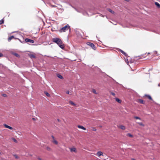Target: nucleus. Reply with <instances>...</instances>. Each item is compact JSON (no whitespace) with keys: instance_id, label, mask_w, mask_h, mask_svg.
I'll use <instances>...</instances> for the list:
<instances>
[{"instance_id":"ea45409f","label":"nucleus","mask_w":160,"mask_h":160,"mask_svg":"<svg viewBox=\"0 0 160 160\" xmlns=\"http://www.w3.org/2000/svg\"><path fill=\"white\" fill-rule=\"evenodd\" d=\"M33 119L34 120V118H33Z\"/></svg>"},{"instance_id":"1a4fd4ad","label":"nucleus","mask_w":160,"mask_h":160,"mask_svg":"<svg viewBox=\"0 0 160 160\" xmlns=\"http://www.w3.org/2000/svg\"><path fill=\"white\" fill-rule=\"evenodd\" d=\"M96 155L98 156L99 157L101 155H102L103 153L102 152L99 151L97 152Z\"/></svg>"},{"instance_id":"7ed1b4c3","label":"nucleus","mask_w":160,"mask_h":160,"mask_svg":"<svg viewBox=\"0 0 160 160\" xmlns=\"http://www.w3.org/2000/svg\"><path fill=\"white\" fill-rule=\"evenodd\" d=\"M87 44L88 46H90L94 50H96V47L95 45L93 43L90 42H87Z\"/></svg>"},{"instance_id":"ddd939ff","label":"nucleus","mask_w":160,"mask_h":160,"mask_svg":"<svg viewBox=\"0 0 160 160\" xmlns=\"http://www.w3.org/2000/svg\"><path fill=\"white\" fill-rule=\"evenodd\" d=\"M138 102L141 104H144L145 103V101L141 99L138 100Z\"/></svg>"},{"instance_id":"e433bc0d","label":"nucleus","mask_w":160,"mask_h":160,"mask_svg":"<svg viewBox=\"0 0 160 160\" xmlns=\"http://www.w3.org/2000/svg\"><path fill=\"white\" fill-rule=\"evenodd\" d=\"M39 160H42L40 158H38Z\"/></svg>"},{"instance_id":"9b49d317","label":"nucleus","mask_w":160,"mask_h":160,"mask_svg":"<svg viewBox=\"0 0 160 160\" xmlns=\"http://www.w3.org/2000/svg\"><path fill=\"white\" fill-rule=\"evenodd\" d=\"M145 97H147L148 98V99H149L150 100H152V97H151L150 96L148 95H145Z\"/></svg>"},{"instance_id":"c9c22d12","label":"nucleus","mask_w":160,"mask_h":160,"mask_svg":"<svg viewBox=\"0 0 160 160\" xmlns=\"http://www.w3.org/2000/svg\"><path fill=\"white\" fill-rule=\"evenodd\" d=\"M147 54V53H146L145 54H145ZM150 54V53H147V54Z\"/></svg>"},{"instance_id":"9d476101","label":"nucleus","mask_w":160,"mask_h":160,"mask_svg":"<svg viewBox=\"0 0 160 160\" xmlns=\"http://www.w3.org/2000/svg\"><path fill=\"white\" fill-rule=\"evenodd\" d=\"M78 127L79 128H81L83 130H86V128H85L84 127H83V126H81V125H78Z\"/></svg>"},{"instance_id":"6e6552de","label":"nucleus","mask_w":160,"mask_h":160,"mask_svg":"<svg viewBox=\"0 0 160 160\" xmlns=\"http://www.w3.org/2000/svg\"><path fill=\"white\" fill-rule=\"evenodd\" d=\"M3 125L6 128H9L10 130H12L13 129V128L12 127L8 126L6 124H4Z\"/></svg>"},{"instance_id":"393cba45","label":"nucleus","mask_w":160,"mask_h":160,"mask_svg":"<svg viewBox=\"0 0 160 160\" xmlns=\"http://www.w3.org/2000/svg\"><path fill=\"white\" fill-rule=\"evenodd\" d=\"M138 124L139 125L141 126H144V125L142 123V122H138Z\"/></svg>"},{"instance_id":"4be33fe9","label":"nucleus","mask_w":160,"mask_h":160,"mask_svg":"<svg viewBox=\"0 0 160 160\" xmlns=\"http://www.w3.org/2000/svg\"><path fill=\"white\" fill-rule=\"evenodd\" d=\"M108 10L109 12H110L111 13H112V14H114V12L111 9H108Z\"/></svg>"},{"instance_id":"a211bd4d","label":"nucleus","mask_w":160,"mask_h":160,"mask_svg":"<svg viewBox=\"0 0 160 160\" xmlns=\"http://www.w3.org/2000/svg\"><path fill=\"white\" fill-rule=\"evenodd\" d=\"M120 128L122 130H125V127L123 125H121L120 126Z\"/></svg>"},{"instance_id":"412c9836","label":"nucleus","mask_w":160,"mask_h":160,"mask_svg":"<svg viewBox=\"0 0 160 160\" xmlns=\"http://www.w3.org/2000/svg\"><path fill=\"white\" fill-rule=\"evenodd\" d=\"M4 20L3 19H2L0 21V25H1L4 23Z\"/></svg>"},{"instance_id":"bb28decb","label":"nucleus","mask_w":160,"mask_h":160,"mask_svg":"<svg viewBox=\"0 0 160 160\" xmlns=\"http://www.w3.org/2000/svg\"><path fill=\"white\" fill-rule=\"evenodd\" d=\"M134 118L136 119L141 120V118L137 116L134 117Z\"/></svg>"},{"instance_id":"7c9ffc66","label":"nucleus","mask_w":160,"mask_h":160,"mask_svg":"<svg viewBox=\"0 0 160 160\" xmlns=\"http://www.w3.org/2000/svg\"><path fill=\"white\" fill-rule=\"evenodd\" d=\"M110 93L111 94H112V95L113 96H115V93L113 92H111Z\"/></svg>"},{"instance_id":"58836bf2","label":"nucleus","mask_w":160,"mask_h":160,"mask_svg":"<svg viewBox=\"0 0 160 160\" xmlns=\"http://www.w3.org/2000/svg\"><path fill=\"white\" fill-rule=\"evenodd\" d=\"M132 160H135V159L132 158Z\"/></svg>"},{"instance_id":"dca6fc26","label":"nucleus","mask_w":160,"mask_h":160,"mask_svg":"<svg viewBox=\"0 0 160 160\" xmlns=\"http://www.w3.org/2000/svg\"><path fill=\"white\" fill-rule=\"evenodd\" d=\"M13 55H14L16 57H18V58H19L20 57L19 55L18 54L16 53H13Z\"/></svg>"},{"instance_id":"cd10ccee","label":"nucleus","mask_w":160,"mask_h":160,"mask_svg":"<svg viewBox=\"0 0 160 160\" xmlns=\"http://www.w3.org/2000/svg\"><path fill=\"white\" fill-rule=\"evenodd\" d=\"M14 156L15 157L16 159H18L19 158V157L16 154L14 155Z\"/></svg>"},{"instance_id":"5701e85b","label":"nucleus","mask_w":160,"mask_h":160,"mask_svg":"<svg viewBox=\"0 0 160 160\" xmlns=\"http://www.w3.org/2000/svg\"><path fill=\"white\" fill-rule=\"evenodd\" d=\"M155 4L158 7H160V4L157 2H155Z\"/></svg>"},{"instance_id":"f704fd0d","label":"nucleus","mask_w":160,"mask_h":160,"mask_svg":"<svg viewBox=\"0 0 160 160\" xmlns=\"http://www.w3.org/2000/svg\"><path fill=\"white\" fill-rule=\"evenodd\" d=\"M92 130L93 131H96V129L95 128H93Z\"/></svg>"},{"instance_id":"f3484780","label":"nucleus","mask_w":160,"mask_h":160,"mask_svg":"<svg viewBox=\"0 0 160 160\" xmlns=\"http://www.w3.org/2000/svg\"><path fill=\"white\" fill-rule=\"evenodd\" d=\"M126 136H128L131 138H132L133 137V136L131 134L129 133L127 134L126 135Z\"/></svg>"},{"instance_id":"39448f33","label":"nucleus","mask_w":160,"mask_h":160,"mask_svg":"<svg viewBox=\"0 0 160 160\" xmlns=\"http://www.w3.org/2000/svg\"><path fill=\"white\" fill-rule=\"evenodd\" d=\"M52 142L53 143H54L56 145H58V142L55 140V138L53 136H52Z\"/></svg>"},{"instance_id":"2eb2a0df","label":"nucleus","mask_w":160,"mask_h":160,"mask_svg":"<svg viewBox=\"0 0 160 160\" xmlns=\"http://www.w3.org/2000/svg\"><path fill=\"white\" fill-rule=\"evenodd\" d=\"M69 103L70 104L72 105L73 106H74L75 105V104L72 101H69Z\"/></svg>"},{"instance_id":"a878e982","label":"nucleus","mask_w":160,"mask_h":160,"mask_svg":"<svg viewBox=\"0 0 160 160\" xmlns=\"http://www.w3.org/2000/svg\"><path fill=\"white\" fill-rule=\"evenodd\" d=\"M12 139L14 141V142H15L17 143L18 142V141L16 139H15V138H12Z\"/></svg>"},{"instance_id":"c85d7f7f","label":"nucleus","mask_w":160,"mask_h":160,"mask_svg":"<svg viewBox=\"0 0 160 160\" xmlns=\"http://www.w3.org/2000/svg\"><path fill=\"white\" fill-rule=\"evenodd\" d=\"M46 149L47 150L49 151H50L51 150V148L49 147H47Z\"/></svg>"},{"instance_id":"b1692460","label":"nucleus","mask_w":160,"mask_h":160,"mask_svg":"<svg viewBox=\"0 0 160 160\" xmlns=\"http://www.w3.org/2000/svg\"><path fill=\"white\" fill-rule=\"evenodd\" d=\"M45 94L48 97H50V94L47 92H44Z\"/></svg>"},{"instance_id":"f8f14e48","label":"nucleus","mask_w":160,"mask_h":160,"mask_svg":"<svg viewBox=\"0 0 160 160\" xmlns=\"http://www.w3.org/2000/svg\"><path fill=\"white\" fill-rule=\"evenodd\" d=\"M57 76L58 77L61 79H63V77L59 74H58L57 75Z\"/></svg>"},{"instance_id":"a19ab883","label":"nucleus","mask_w":160,"mask_h":160,"mask_svg":"<svg viewBox=\"0 0 160 160\" xmlns=\"http://www.w3.org/2000/svg\"><path fill=\"white\" fill-rule=\"evenodd\" d=\"M1 154V152H0V154Z\"/></svg>"},{"instance_id":"c756f323","label":"nucleus","mask_w":160,"mask_h":160,"mask_svg":"<svg viewBox=\"0 0 160 160\" xmlns=\"http://www.w3.org/2000/svg\"><path fill=\"white\" fill-rule=\"evenodd\" d=\"M66 93L68 94H71V93L69 91H68L66 92Z\"/></svg>"},{"instance_id":"20e7f679","label":"nucleus","mask_w":160,"mask_h":160,"mask_svg":"<svg viewBox=\"0 0 160 160\" xmlns=\"http://www.w3.org/2000/svg\"><path fill=\"white\" fill-rule=\"evenodd\" d=\"M25 41L26 42H28L29 44L33 43L34 42V40L28 38L25 39Z\"/></svg>"},{"instance_id":"2f4dec72","label":"nucleus","mask_w":160,"mask_h":160,"mask_svg":"<svg viewBox=\"0 0 160 160\" xmlns=\"http://www.w3.org/2000/svg\"><path fill=\"white\" fill-rule=\"evenodd\" d=\"M93 92L95 94H97L96 92L95 89H93L92 90Z\"/></svg>"},{"instance_id":"f257e3e1","label":"nucleus","mask_w":160,"mask_h":160,"mask_svg":"<svg viewBox=\"0 0 160 160\" xmlns=\"http://www.w3.org/2000/svg\"><path fill=\"white\" fill-rule=\"evenodd\" d=\"M52 41L53 42L57 43L62 49H63L64 48V45L62 44L63 42L60 38H52Z\"/></svg>"},{"instance_id":"0eeeda50","label":"nucleus","mask_w":160,"mask_h":160,"mask_svg":"<svg viewBox=\"0 0 160 160\" xmlns=\"http://www.w3.org/2000/svg\"><path fill=\"white\" fill-rule=\"evenodd\" d=\"M70 151L72 152H77L76 149L74 147L70 148Z\"/></svg>"},{"instance_id":"4468645a","label":"nucleus","mask_w":160,"mask_h":160,"mask_svg":"<svg viewBox=\"0 0 160 160\" xmlns=\"http://www.w3.org/2000/svg\"><path fill=\"white\" fill-rule=\"evenodd\" d=\"M116 101L119 103L121 102V101L119 98H115Z\"/></svg>"},{"instance_id":"423d86ee","label":"nucleus","mask_w":160,"mask_h":160,"mask_svg":"<svg viewBox=\"0 0 160 160\" xmlns=\"http://www.w3.org/2000/svg\"><path fill=\"white\" fill-rule=\"evenodd\" d=\"M12 39H18V40H19V38H15L14 36H12L8 38V41L9 42H10Z\"/></svg>"},{"instance_id":"4c0bfd02","label":"nucleus","mask_w":160,"mask_h":160,"mask_svg":"<svg viewBox=\"0 0 160 160\" xmlns=\"http://www.w3.org/2000/svg\"><path fill=\"white\" fill-rule=\"evenodd\" d=\"M124 0L126 1H128V2L129 1V0Z\"/></svg>"},{"instance_id":"6ab92c4d","label":"nucleus","mask_w":160,"mask_h":160,"mask_svg":"<svg viewBox=\"0 0 160 160\" xmlns=\"http://www.w3.org/2000/svg\"><path fill=\"white\" fill-rule=\"evenodd\" d=\"M120 52L122 53L123 54V55H125V56H126V55H127V54L125 52H124L123 51H122V50H120Z\"/></svg>"},{"instance_id":"72a5a7b5","label":"nucleus","mask_w":160,"mask_h":160,"mask_svg":"<svg viewBox=\"0 0 160 160\" xmlns=\"http://www.w3.org/2000/svg\"><path fill=\"white\" fill-rule=\"evenodd\" d=\"M2 96L4 97H6L7 96V95L6 94H3Z\"/></svg>"},{"instance_id":"aec40b11","label":"nucleus","mask_w":160,"mask_h":160,"mask_svg":"<svg viewBox=\"0 0 160 160\" xmlns=\"http://www.w3.org/2000/svg\"><path fill=\"white\" fill-rule=\"evenodd\" d=\"M30 56V57L31 58H36V57L35 56V55H34L33 54H31Z\"/></svg>"},{"instance_id":"473e14b6","label":"nucleus","mask_w":160,"mask_h":160,"mask_svg":"<svg viewBox=\"0 0 160 160\" xmlns=\"http://www.w3.org/2000/svg\"><path fill=\"white\" fill-rule=\"evenodd\" d=\"M3 56V54L2 53H0V57H2Z\"/></svg>"},{"instance_id":"f03ea898","label":"nucleus","mask_w":160,"mask_h":160,"mask_svg":"<svg viewBox=\"0 0 160 160\" xmlns=\"http://www.w3.org/2000/svg\"><path fill=\"white\" fill-rule=\"evenodd\" d=\"M70 28V26L68 24H67L65 27L61 28V29L59 30V32H64L68 30V29Z\"/></svg>"}]
</instances>
